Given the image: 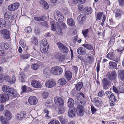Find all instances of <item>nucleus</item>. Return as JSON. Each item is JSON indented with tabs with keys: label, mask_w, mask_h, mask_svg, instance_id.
<instances>
[{
	"label": "nucleus",
	"mask_w": 124,
	"mask_h": 124,
	"mask_svg": "<svg viewBox=\"0 0 124 124\" xmlns=\"http://www.w3.org/2000/svg\"><path fill=\"white\" fill-rule=\"evenodd\" d=\"M68 104L69 107L71 108L73 107L74 105V102L73 100L71 98L69 99L68 102Z\"/></svg>",
	"instance_id": "c85d7f7f"
},
{
	"label": "nucleus",
	"mask_w": 124,
	"mask_h": 124,
	"mask_svg": "<svg viewBox=\"0 0 124 124\" xmlns=\"http://www.w3.org/2000/svg\"><path fill=\"white\" fill-rule=\"evenodd\" d=\"M86 18L85 15L82 14L80 15L78 17V19L80 23H82L85 20Z\"/></svg>",
	"instance_id": "6ab92c4d"
},
{
	"label": "nucleus",
	"mask_w": 124,
	"mask_h": 124,
	"mask_svg": "<svg viewBox=\"0 0 124 124\" xmlns=\"http://www.w3.org/2000/svg\"><path fill=\"white\" fill-rule=\"evenodd\" d=\"M25 77V76L24 73L22 72H21L20 73L19 76V79L21 82H23L24 81Z\"/></svg>",
	"instance_id": "473e14b6"
},
{
	"label": "nucleus",
	"mask_w": 124,
	"mask_h": 124,
	"mask_svg": "<svg viewBox=\"0 0 124 124\" xmlns=\"http://www.w3.org/2000/svg\"><path fill=\"white\" fill-rule=\"evenodd\" d=\"M19 4L17 2L9 6L8 9L10 11H14L16 10L19 7Z\"/></svg>",
	"instance_id": "ddd939ff"
},
{
	"label": "nucleus",
	"mask_w": 124,
	"mask_h": 124,
	"mask_svg": "<svg viewBox=\"0 0 124 124\" xmlns=\"http://www.w3.org/2000/svg\"><path fill=\"white\" fill-rule=\"evenodd\" d=\"M25 31L26 32H30L31 31V29L30 27L28 26L25 28Z\"/></svg>",
	"instance_id": "680f3d73"
},
{
	"label": "nucleus",
	"mask_w": 124,
	"mask_h": 124,
	"mask_svg": "<svg viewBox=\"0 0 124 124\" xmlns=\"http://www.w3.org/2000/svg\"><path fill=\"white\" fill-rule=\"evenodd\" d=\"M54 19L57 21L59 22H62L64 20V16L60 12L57 11L56 13L54 14Z\"/></svg>",
	"instance_id": "39448f33"
},
{
	"label": "nucleus",
	"mask_w": 124,
	"mask_h": 124,
	"mask_svg": "<svg viewBox=\"0 0 124 124\" xmlns=\"http://www.w3.org/2000/svg\"><path fill=\"white\" fill-rule=\"evenodd\" d=\"M31 85L33 87L36 88H39L41 87L40 83L38 81L35 80L32 81Z\"/></svg>",
	"instance_id": "dca6fc26"
},
{
	"label": "nucleus",
	"mask_w": 124,
	"mask_h": 124,
	"mask_svg": "<svg viewBox=\"0 0 124 124\" xmlns=\"http://www.w3.org/2000/svg\"><path fill=\"white\" fill-rule=\"evenodd\" d=\"M59 56H60L59 60L61 62L63 61L65 59V56L64 55H61V54H59Z\"/></svg>",
	"instance_id": "338daca9"
},
{
	"label": "nucleus",
	"mask_w": 124,
	"mask_h": 124,
	"mask_svg": "<svg viewBox=\"0 0 124 124\" xmlns=\"http://www.w3.org/2000/svg\"><path fill=\"white\" fill-rule=\"evenodd\" d=\"M84 11L87 14H91L92 12V10L91 8L89 7H85L84 9Z\"/></svg>",
	"instance_id": "c756f323"
},
{
	"label": "nucleus",
	"mask_w": 124,
	"mask_h": 124,
	"mask_svg": "<svg viewBox=\"0 0 124 124\" xmlns=\"http://www.w3.org/2000/svg\"><path fill=\"white\" fill-rule=\"evenodd\" d=\"M58 119L62 124H64L66 122V119L61 116L58 117Z\"/></svg>",
	"instance_id": "37998d69"
},
{
	"label": "nucleus",
	"mask_w": 124,
	"mask_h": 124,
	"mask_svg": "<svg viewBox=\"0 0 124 124\" xmlns=\"http://www.w3.org/2000/svg\"><path fill=\"white\" fill-rule=\"evenodd\" d=\"M38 100L35 96H30L28 99V101L29 103L31 105H35L38 102Z\"/></svg>",
	"instance_id": "4468645a"
},
{
	"label": "nucleus",
	"mask_w": 124,
	"mask_h": 124,
	"mask_svg": "<svg viewBox=\"0 0 124 124\" xmlns=\"http://www.w3.org/2000/svg\"><path fill=\"white\" fill-rule=\"evenodd\" d=\"M44 111L45 113L46 114L45 116L46 118L47 119L50 118H51L50 116L48 115L49 112V111L46 109L45 108L44 109Z\"/></svg>",
	"instance_id": "79ce46f5"
},
{
	"label": "nucleus",
	"mask_w": 124,
	"mask_h": 124,
	"mask_svg": "<svg viewBox=\"0 0 124 124\" xmlns=\"http://www.w3.org/2000/svg\"><path fill=\"white\" fill-rule=\"evenodd\" d=\"M6 54V53L4 50H0V55L5 56Z\"/></svg>",
	"instance_id": "774afa93"
},
{
	"label": "nucleus",
	"mask_w": 124,
	"mask_h": 124,
	"mask_svg": "<svg viewBox=\"0 0 124 124\" xmlns=\"http://www.w3.org/2000/svg\"><path fill=\"white\" fill-rule=\"evenodd\" d=\"M20 44L22 46L23 48L26 46V43L24 41H20Z\"/></svg>",
	"instance_id": "e2e57ef3"
},
{
	"label": "nucleus",
	"mask_w": 124,
	"mask_h": 124,
	"mask_svg": "<svg viewBox=\"0 0 124 124\" xmlns=\"http://www.w3.org/2000/svg\"><path fill=\"white\" fill-rule=\"evenodd\" d=\"M54 102L57 105L64 104V101L61 97L59 96H56L54 99Z\"/></svg>",
	"instance_id": "6e6552de"
},
{
	"label": "nucleus",
	"mask_w": 124,
	"mask_h": 124,
	"mask_svg": "<svg viewBox=\"0 0 124 124\" xmlns=\"http://www.w3.org/2000/svg\"><path fill=\"white\" fill-rule=\"evenodd\" d=\"M0 34L2 35L4 38L8 39L10 37V32L7 29H3L0 31Z\"/></svg>",
	"instance_id": "423d86ee"
},
{
	"label": "nucleus",
	"mask_w": 124,
	"mask_h": 124,
	"mask_svg": "<svg viewBox=\"0 0 124 124\" xmlns=\"http://www.w3.org/2000/svg\"><path fill=\"white\" fill-rule=\"evenodd\" d=\"M107 56L108 59L113 60L117 62H118L119 60V57L115 58V55L113 52H111L107 54Z\"/></svg>",
	"instance_id": "f8f14e48"
},
{
	"label": "nucleus",
	"mask_w": 124,
	"mask_h": 124,
	"mask_svg": "<svg viewBox=\"0 0 124 124\" xmlns=\"http://www.w3.org/2000/svg\"><path fill=\"white\" fill-rule=\"evenodd\" d=\"M76 112L75 108H74L73 109H69L68 113V116L70 117H74L76 115Z\"/></svg>",
	"instance_id": "2eb2a0df"
},
{
	"label": "nucleus",
	"mask_w": 124,
	"mask_h": 124,
	"mask_svg": "<svg viewBox=\"0 0 124 124\" xmlns=\"http://www.w3.org/2000/svg\"><path fill=\"white\" fill-rule=\"evenodd\" d=\"M32 42L34 43L36 45L38 44V40L35 37H33L32 39Z\"/></svg>",
	"instance_id": "6e6d98bb"
},
{
	"label": "nucleus",
	"mask_w": 124,
	"mask_h": 124,
	"mask_svg": "<svg viewBox=\"0 0 124 124\" xmlns=\"http://www.w3.org/2000/svg\"><path fill=\"white\" fill-rule=\"evenodd\" d=\"M85 57L88 62L90 64H91L93 63L94 61L93 59L90 54H86L85 55Z\"/></svg>",
	"instance_id": "412c9836"
},
{
	"label": "nucleus",
	"mask_w": 124,
	"mask_h": 124,
	"mask_svg": "<svg viewBox=\"0 0 124 124\" xmlns=\"http://www.w3.org/2000/svg\"><path fill=\"white\" fill-rule=\"evenodd\" d=\"M78 53L80 55H84L86 53V51L85 48L82 47H79L77 50Z\"/></svg>",
	"instance_id": "b1692460"
},
{
	"label": "nucleus",
	"mask_w": 124,
	"mask_h": 124,
	"mask_svg": "<svg viewBox=\"0 0 124 124\" xmlns=\"http://www.w3.org/2000/svg\"><path fill=\"white\" fill-rule=\"evenodd\" d=\"M40 6L44 9H47L49 8V6L47 3L44 0H41L39 2Z\"/></svg>",
	"instance_id": "393cba45"
},
{
	"label": "nucleus",
	"mask_w": 124,
	"mask_h": 124,
	"mask_svg": "<svg viewBox=\"0 0 124 124\" xmlns=\"http://www.w3.org/2000/svg\"><path fill=\"white\" fill-rule=\"evenodd\" d=\"M48 46L46 40L43 39L40 44V48L41 52L42 53H46L48 50Z\"/></svg>",
	"instance_id": "f03ea898"
},
{
	"label": "nucleus",
	"mask_w": 124,
	"mask_h": 124,
	"mask_svg": "<svg viewBox=\"0 0 124 124\" xmlns=\"http://www.w3.org/2000/svg\"><path fill=\"white\" fill-rule=\"evenodd\" d=\"M68 24L70 26H74L75 25V22L74 20L71 18L68 19L67 20Z\"/></svg>",
	"instance_id": "7c9ffc66"
},
{
	"label": "nucleus",
	"mask_w": 124,
	"mask_h": 124,
	"mask_svg": "<svg viewBox=\"0 0 124 124\" xmlns=\"http://www.w3.org/2000/svg\"><path fill=\"white\" fill-rule=\"evenodd\" d=\"M91 109L92 114H94L96 111V109L93 105H92L91 107Z\"/></svg>",
	"instance_id": "bf43d9fd"
},
{
	"label": "nucleus",
	"mask_w": 124,
	"mask_h": 124,
	"mask_svg": "<svg viewBox=\"0 0 124 124\" xmlns=\"http://www.w3.org/2000/svg\"><path fill=\"white\" fill-rule=\"evenodd\" d=\"M120 77L121 80L122 81L124 80V71L121 70L120 71V73L119 76Z\"/></svg>",
	"instance_id": "a19ab883"
},
{
	"label": "nucleus",
	"mask_w": 124,
	"mask_h": 124,
	"mask_svg": "<svg viewBox=\"0 0 124 124\" xmlns=\"http://www.w3.org/2000/svg\"><path fill=\"white\" fill-rule=\"evenodd\" d=\"M108 79L111 81H116L117 78V73L114 71H112L111 73L108 72L106 75Z\"/></svg>",
	"instance_id": "20e7f679"
},
{
	"label": "nucleus",
	"mask_w": 124,
	"mask_h": 124,
	"mask_svg": "<svg viewBox=\"0 0 124 124\" xmlns=\"http://www.w3.org/2000/svg\"><path fill=\"white\" fill-rule=\"evenodd\" d=\"M2 91L3 92L6 93L11 98L16 97L19 96L18 94L16 91L12 88H9V87L7 85L3 86Z\"/></svg>",
	"instance_id": "f257e3e1"
},
{
	"label": "nucleus",
	"mask_w": 124,
	"mask_h": 124,
	"mask_svg": "<svg viewBox=\"0 0 124 124\" xmlns=\"http://www.w3.org/2000/svg\"><path fill=\"white\" fill-rule=\"evenodd\" d=\"M89 30L88 29L82 30V33L85 38H89V35L88 34Z\"/></svg>",
	"instance_id": "72a5a7b5"
},
{
	"label": "nucleus",
	"mask_w": 124,
	"mask_h": 124,
	"mask_svg": "<svg viewBox=\"0 0 124 124\" xmlns=\"http://www.w3.org/2000/svg\"><path fill=\"white\" fill-rule=\"evenodd\" d=\"M93 102L94 105L97 106H99L102 104V102L101 100L98 97L95 98L93 101Z\"/></svg>",
	"instance_id": "f3484780"
},
{
	"label": "nucleus",
	"mask_w": 124,
	"mask_h": 124,
	"mask_svg": "<svg viewBox=\"0 0 124 124\" xmlns=\"http://www.w3.org/2000/svg\"><path fill=\"white\" fill-rule=\"evenodd\" d=\"M57 45L59 49L63 53H66L68 52V49L62 43L58 42L57 43Z\"/></svg>",
	"instance_id": "9b49d317"
},
{
	"label": "nucleus",
	"mask_w": 124,
	"mask_h": 124,
	"mask_svg": "<svg viewBox=\"0 0 124 124\" xmlns=\"http://www.w3.org/2000/svg\"><path fill=\"white\" fill-rule=\"evenodd\" d=\"M83 46L85 47L86 48L90 50H92L93 49V47L91 45L88 44H84Z\"/></svg>",
	"instance_id": "58836bf2"
},
{
	"label": "nucleus",
	"mask_w": 124,
	"mask_h": 124,
	"mask_svg": "<svg viewBox=\"0 0 124 124\" xmlns=\"http://www.w3.org/2000/svg\"><path fill=\"white\" fill-rule=\"evenodd\" d=\"M34 19L38 22H41L44 21L46 19L45 17L43 16H42L39 17H35Z\"/></svg>",
	"instance_id": "2f4dec72"
},
{
	"label": "nucleus",
	"mask_w": 124,
	"mask_h": 124,
	"mask_svg": "<svg viewBox=\"0 0 124 124\" xmlns=\"http://www.w3.org/2000/svg\"><path fill=\"white\" fill-rule=\"evenodd\" d=\"M118 93H123L124 92V88L121 87H118Z\"/></svg>",
	"instance_id": "13d9d810"
},
{
	"label": "nucleus",
	"mask_w": 124,
	"mask_h": 124,
	"mask_svg": "<svg viewBox=\"0 0 124 124\" xmlns=\"http://www.w3.org/2000/svg\"><path fill=\"white\" fill-rule=\"evenodd\" d=\"M73 1L75 4H77L78 3L83 4L85 3V0H73Z\"/></svg>",
	"instance_id": "09e8293b"
},
{
	"label": "nucleus",
	"mask_w": 124,
	"mask_h": 124,
	"mask_svg": "<svg viewBox=\"0 0 124 124\" xmlns=\"http://www.w3.org/2000/svg\"><path fill=\"white\" fill-rule=\"evenodd\" d=\"M85 108L82 105H78L76 111L85 110Z\"/></svg>",
	"instance_id": "49530a36"
},
{
	"label": "nucleus",
	"mask_w": 124,
	"mask_h": 124,
	"mask_svg": "<svg viewBox=\"0 0 124 124\" xmlns=\"http://www.w3.org/2000/svg\"><path fill=\"white\" fill-rule=\"evenodd\" d=\"M21 57L23 59H28L32 57V56L27 53H24L21 54Z\"/></svg>",
	"instance_id": "cd10ccee"
},
{
	"label": "nucleus",
	"mask_w": 124,
	"mask_h": 124,
	"mask_svg": "<svg viewBox=\"0 0 124 124\" xmlns=\"http://www.w3.org/2000/svg\"><path fill=\"white\" fill-rule=\"evenodd\" d=\"M76 113L77 114L80 116H83L85 112V110H78L76 111Z\"/></svg>",
	"instance_id": "de8ad7c7"
},
{
	"label": "nucleus",
	"mask_w": 124,
	"mask_h": 124,
	"mask_svg": "<svg viewBox=\"0 0 124 124\" xmlns=\"http://www.w3.org/2000/svg\"><path fill=\"white\" fill-rule=\"evenodd\" d=\"M123 14V13L120 10L118 11L117 10L115 16L116 17L120 16L122 15Z\"/></svg>",
	"instance_id": "4d7b16f0"
},
{
	"label": "nucleus",
	"mask_w": 124,
	"mask_h": 124,
	"mask_svg": "<svg viewBox=\"0 0 124 124\" xmlns=\"http://www.w3.org/2000/svg\"><path fill=\"white\" fill-rule=\"evenodd\" d=\"M26 114L24 112H20L16 115V119L21 120L23 118L25 117Z\"/></svg>",
	"instance_id": "a878e982"
},
{
	"label": "nucleus",
	"mask_w": 124,
	"mask_h": 124,
	"mask_svg": "<svg viewBox=\"0 0 124 124\" xmlns=\"http://www.w3.org/2000/svg\"><path fill=\"white\" fill-rule=\"evenodd\" d=\"M72 75V73L70 72L69 71H66L64 75L65 78L68 81H69L71 79Z\"/></svg>",
	"instance_id": "4be33fe9"
},
{
	"label": "nucleus",
	"mask_w": 124,
	"mask_h": 124,
	"mask_svg": "<svg viewBox=\"0 0 124 124\" xmlns=\"http://www.w3.org/2000/svg\"><path fill=\"white\" fill-rule=\"evenodd\" d=\"M10 97L8 94L3 93L0 94V102H5Z\"/></svg>",
	"instance_id": "9d476101"
},
{
	"label": "nucleus",
	"mask_w": 124,
	"mask_h": 124,
	"mask_svg": "<svg viewBox=\"0 0 124 124\" xmlns=\"http://www.w3.org/2000/svg\"><path fill=\"white\" fill-rule=\"evenodd\" d=\"M67 27L66 24L64 23H61L59 25V28L60 29H64L66 28Z\"/></svg>",
	"instance_id": "c03bdc74"
},
{
	"label": "nucleus",
	"mask_w": 124,
	"mask_h": 124,
	"mask_svg": "<svg viewBox=\"0 0 124 124\" xmlns=\"http://www.w3.org/2000/svg\"><path fill=\"white\" fill-rule=\"evenodd\" d=\"M6 22L0 18V28H3L5 26Z\"/></svg>",
	"instance_id": "e433bc0d"
},
{
	"label": "nucleus",
	"mask_w": 124,
	"mask_h": 124,
	"mask_svg": "<svg viewBox=\"0 0 124 124\" xmlns=\"http://www.w3.org/2000/svg\"><path fill=\"white\" fill-rule=\"evenodd\" d=\"M4 112V116L6 119L8 120H9L12 118V115L10 111L8 110H5Z\"/></svg>",
	"instance_id": "aec40b11"
},
{
	"label": "nucleus",
	"mask_w": 124,
	"mask_h": 124,
	"mask_svg": "<svg viewBox=\"0 0 124 124\" xmlns=\"http://www.w3.org/2000/svg\"><path fill=\"white\" fill-rule=\"evenodd\" d=\"M109 99L112 102H114L116 101V99L113 94L110 96Z\"/></svg>",
	"instance_id": "3c124183"
},
{
	"label": "nucleus",
	"mask_w": 124,
	"mask_h": 124,
	"mask_svg": "<svg viewBox=\"0 0 124 124\" xmlns=\"http://www.w3.org/2000/svg\"><path fill=\"white\" fill-rule=\"evenodd\" d=\"M109 65L110 68L116 69V63L114 62H110L109 63Z\"/></svg>",
	"instance_id": "c9c22d12"
},
{
	"label": "nucleus",
	"mask_w": 124,
	"mask_h": 124,
	"mask_svg": "<svg viewBox=\"0 0 124 124\" xmlns=\"http://www.w3.org/2000/svg\"><path fill=\"white\" fill-rule=\"evenodd\" d=\"M83 86V84L82 82H79L77 84L76 86V89L77 91H80Z\"/></svg>",
	"instance_id": "f704fd0d"
},
{
	"label": "nucleus",
	"mask_w": 124,
	"mask_h": 124,
	"mask_svg": "<svg viewBox=\"0 0 124 124\" xmlns=\"http://www.w3.org/2000/svg\"><path fill=\"white\" fill-rule=\"evenodd\" d=\"M49 95V93L47 92H45L44 93L42 94L43 98L44 99L46 98Z\"/></svg>",
	"instance_id": "052dcab7"
},
{
	"label": "nucleus",
	"mask_w": 124,
	"mask_h": 124,
	"mask_svg": "<svg viewBox=\"0 0 124 124\" xmlns=\"http://www.w3.org/2000/svg\"><path fill=\"white\" fill-rule=\"evenodd\" d=\"M1 47L4 49L7 50L9 47V45L7 43H4L1 46Z\"/></svg>",
	"instance_id": "8fccbe9b"
},
{
	"label": "nucleus",
	"mask_w": 124,
	"mask_h": 124,
	"mask_svg": "<svg viewBox=\"0 0 124 124\" xmlns=\"http://www.w3.org/2000/svg\"><path fill=\"white\" fill-rule=\"evenodd\" d=\"M63 72L62 69L59 66L52 67L51 69V73L54 75H60Z\"/></svg>",
	"instance_id": "7ed1b4c3"
},
{
	"label": "nucleus",
	"mask_w": 124,
	"mask_h": 124,
	"mask_svg": "<svg viewBox=\"0 0 124 124\" xmlns=\"http://www.w3.org/2000/svg\"><path fill=\"white\" fill-rule=\"evenodd\" d=\"M105 93L107 94V95L109 98L113 94L111 92L108 91H106L105 92Z\"/></svg>",
	"instance_id": "0e129e2a"
},
{
	"label": "nucleus",
	"mask_w": 124,
	"mask_h": 124,
	"mask_svg": "<svg viewBox=\"0 0 124 124\" xmlns=\"http://www.w3.org/2000/svg\"><path fill=\"white\" fill-rule=\"evenodd\" d=\"M56 84V82L53 79H51L46 81L45 85L46 87L50 88L55 86Z\"/></svg>",
	"instance_id": "0eeeda50"
},
{
	"label": "nucleus",
	"mask_w": 124,
	"mask_h": 124,
	"mask_svg": "<svg viewBox=\"0 0 124 124\" xmlns=\"http://www.w3.org/2000/svg\"><path fill=\"white\" fill-rule=\"evenodd\" d=\"M39 66V65L38 64L35 63V64H32L31 66V67L33 69L35 70H36L38 69Z\"/></svg>",
	"instance_id": "864d4df0"
},
{
	"label": "nucleus",
	"mask_w": 124,
	"mask_h": 124,
	"mask_svg": "<svg viewBox=\"0 0 124 124\" xmlns=\"http://www.w3.org/2000/svg\"><path fill=\"white\" fill-rule=\"evenodd\" d=\"M48 124H60L59 122L56 120H53L49 122Z\"/></svg>",
	"instance_id": "a18cd8bd"
},
{
	"label": "nucleus",
	"mask_w": 124,
	"mask_h": 124,
	"mask_svg": "<svg viewBox=\"0 0 124 124\" xmlns=\"http://www.w3.org/2000/svg\"><path fill=\"white\" fill-rule=\"evenodd\" d=\"M5 78V80L7 81L11 84L14 83L16 80V77L14 76H12V79L8 76H6Z\"/></svg>",
	"instance_id": "a211bd4d"
},
{
	"label": "nucleus",
	"mask_w": 124,
	"mask_h": 124,
	"mask_svg": "<svg viewBox=\"0 0 124 124\" xmlns=\"http://www.w3.org/2000/svg\"><path fill=\"white\" fill-rule=\"evenodd\" d=\"M0 121L2 124H8L5 118L3 116H1L0 117Z\"/></svg>",
	"instance_id": "ea45409f"
},
{
	"label": "nucleus",
	"mask_w": 124,
	"mask_h": 124,
	"mask_svg": "<svg viewBox=\"0 0 124 124\" xmlns=\"http://www.w3.org/2000/svg\"><path fill=\"white\" fill-rule=\"evenodd\" d=\"M102 82L103 88L105 90L107 89L111 85L110 81L106 78H104L103 79Z\"/></svg>",
	"instance_id": "1a4fd4ad"
},
{
	"label": "nucleus",
	"mask_w": 124,
	"mask_h": 124,
	"mask_svg": "<svg viewBox=\"0 0 124 124\" xmlns=\"http://www.w3.org/2000/svg\"><path fill=\"white\" fill-rule=\"evenodd\" d=\"M58 109V112L59 114H61L63 113L65 110V108H64V104L59 105Z\"/></svg>",
	"instance_id": "bb28decb"
},
{
	"label": "nucleus",
	"mask_w": 124,
	"mask_h": 124,
	"mask_svg": "<svg viewBox=\"0 0 124 124\" xmlns=\"http://www.w3.org/2000/svg\"><path fill=\"white\" fill-rule=\"evenodd\" d=\"M58 82L59 84L61 85H64L66 83V80L63 78H62L59 79Z\"/></svg>",
	"instance_id": "4c0bfd02"
},
{
	"label": "nucleus",
	"mask_w": 124,
	"mask_h": 124,
	"mask_svg": "<svg viewBox=\"0 0 124 124\" xmlns=\"http://www.w3.org/2000/svg\"><path fill=\"white\" fill-rule=\"evenodd\" d=\"M105 95V93L103 90H101L100 91L98 94V96L101 97H102Z\"/></svg>",
	"instance_id": "603ef678"
},
{
	"label": "nucleus",
	"mask_w": 124,
	"mask_h": 124,
	"mask_svg": "<svg viewBox=\"0 0 124 124\" xmlns=\"http://www.w3.org/2000/svg\"><path fill=\"white\" fill-rule=\"evenodd\" d=\"M102 13H98L97 15V18L98 20H100L102 15Z\"/></svg>",
	"instance_id": "69168bd1"
},
{
	"label": "nucleus",
	"mask_w": 124,
	"mask_h": 124,
	"mask_svg": "<svg viewBox=\"0 0 124 124\" xmlns=\"http://www.w3.org/2000/svg\"><path fill=\"white\" fill-rule=\"evenodd\" d=\"M51 30L53 31H55L57 30H59V25L57 23H55L52 22L51 23Z\"/></svg>",
	"instance_id": "5701e85b"
},
{
	"label": "nucleus",
	"mask_w": 124,
	"mask_h": 124,
	"mask_svg": "<svg viewBox=\"0 0 124 124\" xmlns=\"http://www.w3.org/2000/svg\"><path fill=\"white\" fill-rule=\"evenodd\" d=\"M10 16V13L9 12H7L5 13L4 15L5 19L7 20L9 18Z\"/></svg>",
	"instance_id": "5fc2aeb1"
}]
</instances>
